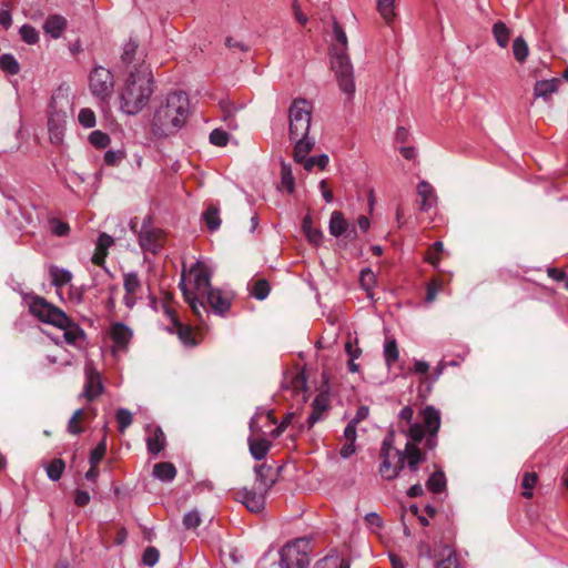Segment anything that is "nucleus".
<instances>
[{
	"label": "nucleus",
	"mask_w": 568,
	"mask_h": 568,
	"mask_svg": "<svg viewBox=\"0 0 568 568\" xmlns=\"http://www.w3.org/2000/svg\"><path fill=\"white\" fill-rule=\"evenodd\" d=\"M420 415L423 424H414L409 428H402L408 442L400 450L403 468L405 463L410 473H416L420 463L426 460V452L437 447V434L440 428V414L434 406H426Z\"/></svg>",
	"instance_id": "nucleus-1"
},
{
	"label": "nucleus",
	"mask_w": 568,
	"mask_h": 568,
	"mask_svg": "<svg viewBox=\"0 0 568 568\" xmlns=\"http://www.w3.org/2000/svg\"><path fill=\"white\" fill-rule=\"evenodd\" d=\"M154 93L152 70L144 61L133 67L120 89V110L128 115L139 114Z\"/></svg>",
	"instance_id": "nucleus-2"
},
{
	"label": "nucleus",
	"mask_w": 568,
	"mask_h": 568,
	"mask_svg": "<svg viewBox=\"0 0 568 568\" xmlns=\"http://www.w3.org/2000/svg\"><path fill=\"white\" fill-rule=\"evenodd\" d=\"M189 98L184 92H171L155 106L151 120V131L162 139L175 134L189 115Z\"/></svg>",
	"instance_id": "nucleus-3"
},
{
	"label": "nucleus",
	"mask_w": 568,
	"mask_h": 568,
	"mask_svg": "<svg viewBox=\"0 0 568 568\" xmlns=\"http://www.w3.org/2000/svg\"><path fill=\"white\" fill-rule=\"evenodd\" d=\"M312 103L305 99H295L288 109V135L294 141L293 158L302 162L315 145L308 136L312 121Z\"/></svg>",
	"instance_id": "nucleus-4"
},
{
	"label": "nucleus",
	"mask_w": 568,
	"mask_h": 568,
	"mask_svg": "<svg viewBox=\"0 0 568 568\" xmlns=\"http://www.w3.org/2000/svg\"><path fill=\"white\" fill-rule=\"evenodd\" d=\"M29 300V312L39 321L63 329V337L68 344H74L78 339L84 337L83 329L72 322L62 310L49 303L44 297L33 295Z\"/></svg>",
	"instance_id": "nucleus-5"
},
{
	"label": "nucleus",
	"mask_w": 568,
	"mask_h": 568,
	"mask_svg": "<svg viewBox=\"0 0 568 568\" xmlns=\"http://www.w3.org/2000/svg\"><path fill=\"white\" fill-rule=\"evenodd\" d=\"M190 276L193 277V285L195 293L191 292L186 284H185V272L182 273V278L179 284L180 290L182 291V294L184 296L185 302L191 307L192 312L197 318H202V312H207L206 306L202 300L199 298V296H204L211 287V274L206 266L202 265L201 263H196L193 265L190 270Z\"/></svg>",
	"instance_id": "nucleus-6"
},
{
	"label": "nucleus",
	"mask_w": 568,
	"mask_h": 568,
	"mask_svg": "<svg viewBox=\"0 0 568 568\" xmlns=\"http://www.w3.org/2000/svg\"><path fill=\"white\" fill-rule=\"evenodd\" d=\"M311 544L306 538L286 542L278 552V560L263 568H307Z\"/></svg>",
	"instance_id": "nucleus-7"
},
{
	"label": "nucleus",
	"mask_w": 568,
	"mask_h": 568,
	"mask_svg": "<svg viewBox=\"0 0 568 568\" xmlns=\"http://www.w3.org/2000/svg\"><path fill=\"white\" fill-rule=\"evenodd\" d=\"M332 69L335 72L339 89L351 99L355 92L353 65L347 52L332 53Z\"/></svg>",
	"instance_id": "nucleus-8"
},
{
	"label": "nucleus",
	"mask_w": 568,
	"mask_h": 568,
	"mask_svg": "<svg viewBox=\"0 0 568 568\" xmlns=\"http://www.w3.org/2000/svg\"><path fill=\"white\" fill-rule=\"evenodd\" d=\"M139 244L144 252L158 254L164 247L165 232L152 224V217L145 216L139 231Z\"/></svg>",
	"instance_id": "nucleus-9"
},
{
	"label": "nucleus",
	"mask_w": 568,
	"mask_h": 568,
	"mask_svg": "<svg viewBox=\"0 0 568 568\" xmlns=\"http://www.w3.org/2000/svg\"><path fill=\"white\" fill-rule=\"evenodd\" d=\"M89 87L91 93L101 101H108L114 89L113 74L110 70L98 67L90 74Z\"/></svg>",
	"instance_id": "nucleus-10"
},
{
	"label": "nucleus",
	"mask_w": 568,
	"mask_h": 568,
	"mask_svg": "<svg viewBox=\"0 0 568 568\" xmlns=\"http://www.w3.org/2000/svg\"><path fill=\"white\" fill-rule=\"evenodd\" d=\"M382 459L379 466V474L386 480H393L397 478L403 471V458L400 457V450L393 453H379Z\"/></svg>",
	"instance_id": "nucleus-11"
},
{
	"label": "nucleus",
	"mask_w": 568,
	"mask_h": 568,
	"mask_svg": "<svg viewBox=\"0 0 568 568\" xmlns=\"http://www.w3.org/2000/svg\"><path fill=\"white\" fill-rule=\"evenodd\" d=\"M268 491L261 490L258 487L253 486L248 489L244 487L236 493V499L240 500L250 511L261 513L265 507V496Z\"/></svg>",
	"instance_id": "nucleus-12"
},
{
	"label": "nucleus",
	"mask_w": 568,
	"mask_h": 568,
	"mask_svg": "<svg viewBox=\"0 0 568 568\" xmlns=\"http://www.w3.org/2000/svg\"><path fill=\"white\" fill-rule=\"evenodd\" d=\"M84 372L85 383L82 396L88 402H92L103 393L104 386L100 373L95 369V367L92 364H87Z\"/></svg>",
	"instance_id": "nucleus-13"
},
{
	"label": "nucleus",
	"mask_w": 568,
	"mask_h": 568,
	"mask_svg": "<svg viewBox=\"0 0 568 568\" xmlns=\"http://www.w3.org/2000/svg\"><path fill=\"white\" fill-rule=\"evenodd\" d=\"M110 336L114 343L113 353L125 351L132 338V331L123 323H114L110 327Z\"/></svg>",
	"instance_id": "nucleus-14"
},
{
	"label": "nucleus",
	"mask_w": 568,
	"mask_h": 568,
	"mask_svg": "<svg viewBox=\"0 0 568 568\" xmlns=\"http://www.w3.org/2000/svg\"><path fill=\"white\" fill-rule=\"evenodd\" d=\"M255 483L254 486L261 490L268 491L276 483V476L271 465L261 464L254 467Z\"/></svg>",
	"instance_id": "nucleus-15"
},
{
	"label": "nucleus",
	"mask_w": 568,
	"mask_h": 568,
	"mask_svg": "<svg viewBox=\"0 0 568 568\" xmlns=\"http://www.w3.org/2000/svg\"><path fill=\"white\" fill-rule=\"evenodd\" d=\"M560 84L561 80L558 78L538 80L534 85V98L542 99L545 102H549L551 100V95L559 90Z\"/></svg>",
	"instance_id": "nucleus-16"
},
{
	"label": "nucleus",
	"mask_w": 568,
	"mask_h": 568,
	"mask_svg": "<svg viewBox=\"0 0 568 568\" xmlns=\"http://www.w3.org/2000/svg\"><path fill=\"white\" fill-rule=\"evenodd\" d=\"M65 113L61 111L51 112L48 120V128L50 133V140L54 144H59L62 141L63 131L65 126Z\"/></svg>",
	"instance_id": "nucleus-17"
},
{
	"label": "nucleus",
	"mask_w": 568,
	"mask_h": 568,
	"mask_svg": "<svg viewBox=\"0 0 568 568\" xmlns=\"http://www.w3.org/2000/svg\"><path fill=\"white\" fill-rule=\"evenodd\" d=\"M417 195V203L419 205V210L423 212L429 211L437 202L435 190L427 181L418 183Z\"/></svg>",
	"instance_id": "nucleus-18"
},
{
	"label": "nucleus",
	"mask_w": 568,
	"mask_h": 568,
	"mask_svg": "<svg viewBox=\"0 0 568 568\" xmlns=\"http://www.w3.org/2000/svg\"><path fill=\"white\" fill-rule=\"evenodd\" d=\"M114 244V240L106 233H101L99 235L95 252L92 256V263L98 266H103L105 262V257L108 255V250Z\"/></svg>",
	"instance_id": "nucleus-19"
},
{
	"label": "nucleus",
	"mask_w": 568,
	"mask_h": 568,
	"mask_svg": "<svg viewBox=\"0 0 568 568\" xmlns=\"http://www.w3.org/2000/svg\"><path fill=\"white\" fill-rule=\"evenodd\" d=\"M204 296H206L207 303L211 308L217 314L226 313L231 307L229 298L224 297L221 291L212 288Z\"/></svg>",
	"instance_id": "nucleus-20"
},
{
	"label": "nucleus",
	"mask_w": 568,
	"mask_h": 568,
	"mask_svg": "<svg viewBox=\"0 0 568 568\" xmlns=\"http://www.w3.org/2000/svg\"><path fill=\"white\" fill-rule=\"evenodd\" d=\"M166 445L165 435L160 426L152 429L151 434L146 437L148 452L152 455L160 454Z\"/></svg>",
	"instance_id": "nucleus-21"
},
{
	"label": "nucleus",
	"mask_w": 568,
	"mask_h": 568,
	"mask_svg": "<svg viewBox=\"0 0 568 568\" xmlns=\"http://www.w3.org/2000/svg\"><path fill=\"white\" fill-rule=\"evenodd\" d=\"M327 398L323 395L316 396L312 404V412L305 423L308 429L322 418L323 413L327 410Z\"/></svg>",
	"instance_id": "nucleus-22"
},
{
	"label": "nucleus",
	"mask_w": 568,
	"mask_h": 568,
	"mask_svg": "<svg viewBox=\"0 0 568 568\" xmlns=\"http://www.w3.org/2000/svg\"><path fill=\"white\" fill-rule=\"evenodd\" d=\"M165 312H166V314H169L171 316V318L176 327V333H178V336L181 339V342L184 345H191V346L195 345L196 341L193 337L192 328L190 326L182 324L178 320V317L174 315V312L172 310H170L169 307H165Z\"/></svg>",
	"instance_id": "nucleus-23"
},
{
	"label": "nucleus",
	"mask_w": 568,
	"mask_h": 568,
	"mask_svg": "<svg viewBox=\"0 0 568 568\" xmlns=\"http://www.w3.org/2000/svg\"><path fill=\"white\" fill-rule=\"evenodd\" d=\"M349 229L348 222L345 220L341 211H334L331 214L328 231L331 235L338 237L345 234Z\"/></svg>",
	"instance_id": "nucleus-24"
},
{
	"label": "nucleus",
	"mask_w": 568,
	"mask_h": 568,
	"mask_svg": "<svg viewBox=\"0 0 568 568\" xmlns=\"http://www.w3.org/2000/svg\"><path fill=\"white\" fill-rule=\"evenodd\" d=\"M271 446L272 443L265 438H248L250 453L256 460L263 459Z\"/></svg>",
	"instance_id": "nucleus-25"
},
{
	"label": "nucleus",
	"mask_w": 568,
	"mask_h": 568,
	"mask_svg": "<svg viewBox=\"0 0 568 568\" xmlns=\"http://www.w3.org/2000/svg\"><path fill=\"white\" fill-rule=\"evenodd\" d=\"M153 476L162 481H171L176 476V468L172 463L161 462L153 466Z\"/></svg>",
	"instance_id": "nucleus-26"
},
{
	"label": "nucleus",
	"mask_w": 568,
	"mask_h": 568,
	"mask_svg": "<svg viewBox=\"0 0 568 568\" xmlns=\"http://www.w3.org/2000/svg\"><path fill=\"white\" fill-rule=\"evenodd\" d=\"M302 230H303L304 234L306 235L307 240L312 244L317 246L322 243L323 233L320 229L313 227V221H312V217L310 214L304 216V219L302 221Z\"/></svg>",
	"instance_id": "nucleus-27"
},
{
	"label": "nucleus",
	"mask_w": 568,
	"mask_h": 568,
	"mask_svg": "<svg viewBox=\"0 0 568 568\" xmlns=\"http://www.w3.org/2000/svg\"><path fill=\"white\" fill-rule=\"evenodd\" d=\"M333 34L335 43L332 47V53H338V51L347 52L346 33L343 27L335 19L333 20Z\"/></svg>",
	"instance_id": "nucleus-28"
},
{
	"label": "nucleus",
	"mask_w": 568,
	"mask_h": 568,
	"mask_svg": "<svg viewBox=\"0 0 568 568\" xmlns=\"http://www.w3.org/2000/svg\"><path fill=\"white\" fill-rule=\"evenodd\" d=\"M65 28V19L61 16H51L49 17L44 24L43 29L47 33L51 34L52 38H59Z\"/></svg>",
	"instance_id": "nucleus-29"
},
{
	"label": "nucleus",
	"mask_w": 568,
	"mask_h": 568,
	"mask_svg": "<svg viewBox=\"0 0 568 568\" xmlns=\"http://www.w3.org/2000/svg\"><path fill=\"white\" fill-rule=\"evenodd\" d=\"M426 487L434 494H440L446 489V477L440 468L430 475L426 483Z\"/></svg>",
	"instance_id": "nucleus-30"
},
{
	"label": "nucleus",
	"mask_w": 568,
	"mask_h": 568,
	"mask_svg": "<svg viewBox=\"0 0 568 568\" xmlns=\"http://www.w3.org/2000/svg\"><path fill=\"white\" fill-rule=\"evenodd\" d=\"M49 273L52 284L58 288L72 280V274L69 271L59 268L58 266H51Z\"/></svg>",
	"instance_id": "nucleus-31"
},
{
	"label": "nucleus",
	"mask_w": 568,
	"mask_h": 568,
	"mask_svg": "<svg viewBox=\"0 0 568 568\" xmlns=\"http://www.w3.org/2000/svg\"><path fill=\"white\" fill-rule=\"evenodd\" d=\"M493 34L498 45L501 48L507 47L510 39V30L504 22L498 21L493 26Z\"/></svg>",
	"instance_id": "nucleus-32"
},
{
	"label": "nucleus",
	"mask_w": 568,
	"mask_h": 568,
	"mask_svg": "<svg viewBox=\"0 0 568 568\" xmlns=\"http://www.w3.org/2000/svg\"><path fill=\"white\" fill-rule=\"evenodd\" d=\"M0 70L7 74L16 75L20 72V64L12 54L4 53L0 57Z\"/></svg>",
	"instance_id": "nucleus-33"
},
{
	"label": "nucleus",
	"mask_w": 568,
	"mask_h": 568,
	"mask_svg": "<svg viewBox=\"0 0 568 568\" xmlns=\"http://www.w3.org/2000/svg\"><path fill=\"white\" fill-rule=\"evenodd\" d=\"M529 48L523 37H517L513 42V54L517 62L524 63L527 60Z\"/></svg>",
	"instance_id": "nucleus-34"
},
{
	"label": "nucleus",
	"mask_w": 568,
	"mask_h": 568,
	"mask_svg": "<svg viewBox=\"0 0 568 568\" xmlns=\"http://www.w3.org/2000/svg\"><path fill=\"white\" fill-rule=\"evenodd\" d=\"M281 184L288 193H293L295 191V179L293 176L292 168L287 163H282L281 165Z\"/></svg>",
	"instance_id": "nucleus-35"
},
{
	"label": "nucleus",
	"mask_w": 568,
	"mask_h": 568,
	"mask_svg": "<svg viewBox=\"0 0 568 568\" xmlns=\"http://www.w3.org/2000/svg\"><path fill=\"white\" fill-rule=\"evenodd\" d=\"M384 357L388 367L393 366L399 358V351L394 338L387 339L384 345Z\"/></svg>",
	"instance_id": "nucleus-36"
},
{
	"label": "nucleus",
	"mask_w": 568,
	"mask_h": 568,
	"mask_svg": "<svg viewBox=\"0 0 568 568\" xmlns=\"http://www.w3.org/2000/svg\"><path fill=\"white\" fill-rule=\"evenodd\" d=\"M394 1L395 0H377V10L387 24H390L396 16L394 12Z\"/></svg>",
	"instance_id": "nucleus-37"
},
{
	"label": "nucleus",
	"mask_w": 568,
	"mask_h": 568,
	"mask_svg": "<svg viewBox=\"0 0 568 568\" xmlns=\"http://www.w3.org/2000/svg\"><path fill=\"white\" fill-rule=\"evenodd\" d=\"M203 220L211 232L216 231L221 225L219 209L216 206H210L203 213Z\"/></svg>",
	"instance_id": "nucleus-38"
},
{
	"label": "nucleus",
	"mask_w": 568,
	"mask_h": 568,
	"mask_svg": "<svg viewBox=\"0 0 568 568\" xmlns=\"http://www.w3.org/2000/svg\"><path fill=\"white\" fill-rule=\"evenodd\" d=\"M444 252V244L440 241L435 242L426 252L425 260L433 266H438L442 260V253Z\"/></svg>",
	"instance_id": "nucleus-39"
},
{
	"label": "nucleus",
	"mask_w": 568,
	"mask_h": 568,
	"mask_svg": "<svg viewBox=\"0 0 568 568\" xmlns=\"http://www.w3.org/2000/svg\"><path fill=\"white\" fill-rule=\"evenodd\" d=\"M303 168L311 172L314 166H317L320 170H324L328 164V156L326 154H321L316 156L306 158L301 162Z\"/></svg>",
	"instance_id": "nucleus-40"
},
{
	"label": "nucleus",
	"mask_w": 568,
	"mask_h": 568,
	"mask_svg": "<svg viewBox=\"0 0 568 568\" xmlns=\"http://www.w3.org/2000/svg\"><path fill=\"white\" fill-rule=\"evenodd\" d=\"M64 468V462L61 458H54L47 467V475L51 480L58 481L61 478Z\"/></svg>",
	"instance_id": "nucleus-41"
},
{
	"label": "nucleus",
	"mask_w": 568,
	"mask_h": 568,
	"mask_svg": "<svg viewBox=\"0 0 568 568\" xmlns=\"http://www.w3.org/2000/svg\"><path fill=\"white\" fill-rule=\"evenodd\" d=\"M538 481L537 473H525L521 480V487L524 488L523 496L527 499L532 497V488Z\"/></svg>",
	"instance_id": "nucleus-42"
},
{
	"label": "nucleus",
	"mask_w": 568,
	"mask_h": 568,
	"mask_svg": "<svg viewBox=\"0 0 568 568\" xmlns=\"http://www.w3.org/2000/svg\"><path fill=\"white\" fill-rule=\"evenodd\" d=\"M123 286L125 293L136 294L141 290L142 284L138 274L132 272L124 274Z\"/></svg>",
	"instance_id": "nucleus-43"
},
{
	"label": "nucleus",
	"mask_w": 568,
	"mask_h": 568,
	"mask_svg": "<svg viewBox=\"0 0 568 568\" xmlns=\"http://www.w3.org/2000/svg\"><path fill=\"white\" fill-rule=\"evenodd\" d=\"M89 142L97 149H105L110 144L111 139L109 134L100 130H95L90 133Z\"/></svg>",
	"instance_id": "nucleus-44"
},
{
	"label": "nucleus",
	"mask_w": 568,
	"mask_h": 568,
	"mask_svg": "<svg viewBox=\"0 0 568 568\" xmlns=\"http://www.w3.org/2000/svg\"><path fill=\"white\" fill-rule=\"evenodd\" d=\"M85 415L84 409H77L71 416L68 423V432L73 435H79L83 432V428L80 426V422L83 419Z\"/></svg>",
	"instance_id": "nucleus-45"
},
{
	"label": "nucleus",
	"mask_w": 568,
	"mask_h": 568,
	"mask_svg": "<svg viewBox=\"0 0 568 568\" xmlns=\"http://www.w3.org/2000/svg\"><path fill=\"white\" fill-rule=\"evenodd\" d=\"M136 50H138V43L132 40L128 41L123 47V52L121 55L122 63L126 64V65L132 64L136 60L135 59Z\"/></svg>",
	"instance_id": "nucleus-46"
},
{
	"label": "nucleus",
	"mask_w": 568,
	"mask_h": 568,
	"mask_svg": "<svg viewBox=\"0 0 568 568\" xmlns=\"http://www.w3.org/2000/svg\"><path fill=\"white\" fill-rule=\"evenodd\" d=\"M271 291L270 283L265 278H258L252 288V295L256 300H264L267 297L268 293Z\"/></svg>",
	"instance_id": "nucleus-47"
},
{
	"label": "nucleus",
	"mask_w": 568,
	"mask_h": 568,
	"mask_svg": "<svg viewBox=\"0 0 568 568\" xmlns=\"http://www.w3.org/2000/svg\"><path fill=\"white\" fill-rule=\"evenodd\" d=\"M106 453V437L104 436L103 439L95 446V448L90 454V465L98 466L100 462L103 459Z\"/></svg>",
	"instance_id": "nucleus-48"
},
{
	"label": "nucleus",
	"mask_w": 568,
	"mask_h": 568,
	"mask_svg": "<svg viewBox=\"0 0 568 568\" xmlns=\"http://www.w3.org/2000/svg\"><path fill=\"white\" fill-rule=\"evenodd\" d=\"M287 383L288 388H291L294 393H300L305 390L307 381L304 373L301 372L293 374Z\"/></svg>",
	"instance_id": "nucleus-49"
},
{
	"label": "nucleus",
	"mask_w": 568,
	"mask_h": 568,
	"mask_svg": "<svg viewBox=\"0 0 568 568\" xmlns=\"http://www.w3.org/2000/svg\"><path fill=\"white\" fill-rule=\"evenodd\" d=\"M375 283H376V277H375L374 272L369 267L363 268L361 271V275H359V284H361V286L367 293H369V291L374 287Z\"/></svg>",
	"instance_id": "nucleus-50"
},
{
	"label": "nucleus",
	"mask_w": 568,
	"mask_h": 568,
	"mask_svg": "<svg viewBox=\"0 0 568 568\" xmlns=\"http://www.w3.org/2000/svg\"><path fill=\"white\" fill-rule=\"evenodd\" d=\"M115 418L119 425V430L124 433V430L132 424L133 417L130 410L125 408H119L115 414Z\"/></svg>",
	"instance_id": "nucleus-51"
},
{
	"label": "nucleus",
	"mask_w": 568,
	"mask_h": 568,
	"mask_svg": "<svg viewBox=\"0 0 568 568\" xmlns=\"http://www.w3.org/2000/svg\"><path fill=\"white\" fill-rule=\"evenodd\" d=\"M21 39L28 44H34L39 40L38 31L30 24H23L20 28Z\"/></svg>",
	"instance_id": "nucleus-52"
},
{
	"label": "nucleus",
	"mask_w": 568,
	"mask_h": 568,
	"mask_svg": "<svg viewBox=\"0 0 568 568\" xmlns=\"http://www.w3.org/2000/svg\"><path fill=\"white\" fill-rule=\"evenodd\" d=\"M78 119L80 124L87 129L93 128L95 125V114L89 108L81 109Z\"/></svg>",
	"instance_id": "nucleus-53"
},
{
	"label": "nucleus",
	"mask_w": 568,
	"mask_h": 568,
	"mask_svg": "<svg viewBox=\"0 0 568 568\" xmlns=\"http://www.w3.org/2000/svg\"><path fill=\"white\" fill-rule=\"evenodd\" d=\"M51 232L57 236H65L70 232V226L68 223L59 220V219H51L49 221Z\"/></svg>",
	"instance_id": "nucleus-54"
},
{
	"label": "nucleus",
	"mask_w": 568,
	"mask_h": 568,
	"mask_svg": "<svg viewBox=\"0 0 568 568\" xmlns=\"http://www.w3.org/2000/svg\"><path fill=\"white\" fill-rule=\"evenodd\" d=\"M315 568H349V562L345 559L324 558L318 561Z\"/></svg>",
	"instance_id": "nucleus-55"
},
{
	"label": "nucleus",
	"mask_w": 568,
	"mask_h": 568,
	"mask_svg": "<svg viewBox=\"0 0 568 568\" xmlns=\"http://www.w3.org/2000/svg\"><path fill=\"white\" fill-rule=\"evenodd\" d=\"M230 135L221 129H214L210 133V142L216 146H225L229 142Z\"/></svg>",
	"instance_id": "nucleus-56"
},
{
	"label": "nucleus",
	"mask_w": 568,
	"mask_h": 568,
	"mask_svg": "<svg viewBox=\"0 0 568 568\" xmlns=\"http://www.w3.org/2000/svg\"><path fill=\"white\" fill-rule=\"evenodd\" d=\"M125 158V152L122 150H109L104 154V163L109 166L119 165L120 162Z\"/></svg>",
	"instance_id": "nucleus-57"
},
{
	"label": "nucleus",
	"mask_w": 568,
	"mask_h": 568,
	"mask_svg": "<svg viewBox=\"0 0 568 568\" xmlns=\"http://www.w3.org/2000/svg\"><path fill=\"white\" fill-rule=\"evenodd\" d=\"M160 554L155 547H148L142 556V562L145 566L153 567L159 560Z\"/></svg>",
	"instance_id": "nucleus-58"
},
{
	"label": "nucleus",
	"mask_w": 568,
	"mask_h": 568,
	"mask_svg": "<svg viewBox=\"0 0 568 568\" xmlns=\"http://www.w3.org/2000/svg\"><path fill=\"white\" fill-rule=\"evenodd\" d=\"M436 568H460L456 552L450 550L446 558L436 564Z\"/></svg>",
	"instance_id": "nucleus-59"
},
{
	"label": "nucleus",
	"mask_w": 568,
	"mask_h": 568,
	"mask_svg": "<svg viewBox=\"0 0 568 568\" xmlns=\"http://www.w3.org/2000/svg\"><path fill=\"white\" fill-rule=\"evenodd\" d=\"M201 524L200 514L196 510H192L184 515L183 525L187 529L196 528Z\"/></svg>",
	"instance_id": "nucleus-60"
},
{
	"label": "nucleus",
	"mask_w": 568,
	"mask_h": 568,
	"mask_svg": "<svg viewBox=\"0 0 568 568\" xmlns=\"http://www.w3.org/2000/svg\"><path fill=\"white\" fill-rule=\"evenodd\" d=\"M442 288V283L438 282L437 280H432L428 284H427V292H426V296H425V302L426 303H432L435 301L436 298V295H437V292Z\"/></svg>",
	"instance_id": "nucleus-61"
},
{
	"label": "nucleus",
	"mask_w": 568,
	"mask_h": 568,
	"mask_svg": "<svg viewBox=\"0 0 568 568\" xmlns=\"http://www.w3.org/2000/svg\"><path fill=\"white\" fill-rule=\"evenodd\" d=\"M394 443H395V433H394V430H389L383 440L379 453H393L394 454V452L396 450L394 448Z\"/></svg>",
	"instance_id": "nucleus-62"
},
{
	"label": "nucleus",
	"mask_w": 568,
	"mask_h": 568,
	"mask_svg": "<svg viewBox=\"0 0 568 568\" xmlns=\"http://www.w3.org/2000/svg\"><path fill=\"white\" fill-rule=\"evenodd\" d=\"M292 10H293L295 20L300 24L305 26L307 23V21H308V18H307L306 14L303 13L298 0H293L292 1Z\"/></svg>",
	"instance_id": "nucleus-63"
},
{
	"label": "nucleus",
	"mask_w": 568,
	"mask_h": 568,
	"mask_svg": "<svg viewBox=\"0 0 568 568\" xmlns=\"http://www.w3.org/2000/svg\"><path fill=\"white\" fill-rule=\"evenodd\" d=\"M90 494L85 490L78 489L74 493V503L79 507H84L90 503Z\"/></svg>",
	"instance_id": "nucleus-64"
}]
</instances>
